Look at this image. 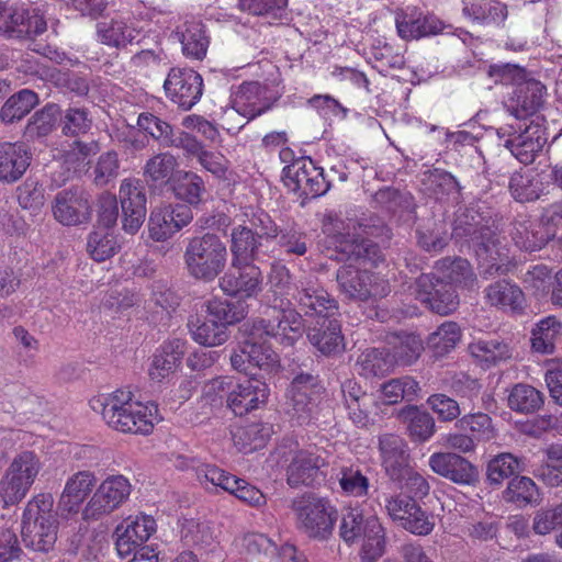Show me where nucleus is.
Masks as SVG:
<instances>
[{
    "label": "nucleus",
    "instance_id": "nucleus-41",
    "mask_svg": "<svg viewBox=\"0 0 562 562\" xmlns=\"http://www.w3.org/2000/svg\"><path fill=\"white\" fill-rule=\"evenodd\" d=\"M137 125L140 131L150 135L162 147L180 148L189 133L176 131L169 123L149 112L138 115Z\"/></svg>",
    "mask_w": 562,
    "mask_h": 562
},
{
    "label": "nucleus",
    "instance_id": "nucleus-44",
    "mask_svg": "<svg viewBox=\"0 0 562 562\" xmlns=\"http://www.w3.org/2000/svg\"><path fill=\"white\" fill-rule=\"evenodd\" d=\"M469 351L482 366L492 367L512 357L509 346L497 337L474 339L469 345Z\"/></svg>",
    "mask_w": 562,
    "mask_h": 562
},
{
    "label": "nucleus",
    "instance_id": "nucleus-64",
    "mask_svg": "<svg viewBox=\"0 0 562 562\" xmlns=\"http://www.w3.org/2000/svg\"><path fill=\"white\" fill-rule=\"evenodd\" d=\"M178 167V160L169 151L149 158L144 166V176L153 182H167Z\"/></svg>",
    "mask_w": 562,
    "mask_h": 562
},
{
    "label": "nucleus",
    "instance_id": "nucleus-39",
    "mask_svg": "<svg viewBox=\"0 0 562 562\" xmlns=\"http://www.w3.org/2000/svg\"><path fill=\"white\" fill-rule=\"evenodd\" d=\"M307 338L323 355L329 356L344 350L340 324L335 317L316 319V325L308 329Z\"/></svg>",
    "mask_w": 562,
    "mask_h": 562
},
{
    "label": "nucleus",
    "instance_id": "nucleus-1",
    "mask_svg": "<svg viewBox=\"0 0 562 562\" xmlns=\"http://www.w3.org/2000/svg\"><path fill=\"white\" fill-rule=\"evenodd\" d=\"M304 330V319L295 308L267 307L261 317L244 325L246 338L231 356L233 368L251 374L252 368L272 372L279 367V357L265 338H274L292 346Z\"/></svg>",
    "mask_w": 562,
    "mask_h": 562
},
{
    "label": "nucleus",
    "instance_id": "nucleus-38",
    "mask_svg": "<svg viewBox=\"0 0 562 562\" xmlns=\"http://www.w3.org/2000/svg\"><path fill=\"white\" fill-rule=\"evenodd\" d=\"M179 149H182L187 157H194L201 167L215 178H226L229 160L220 151L205 149L204 145L196 137L188 134Z\"/></svg>",
    "mask_w": 562,
    "mask_h": 562
},
{
    "label": "nucleus",
    "instance_id": "nucleus-61",
    "mask_svg": "<svg viewBox=\"0 0 562 562\" xmlns=\"http://www.w3.org/2000/svg\"><path fill=\"white\" fill-rule=\"evenodd\" d=\"M461 339V328L454 322L442 323L436 331L428 337V346L437 357L450 352Z\"/></svg>",
    "mask_w": 562,
    "mask_h": 562
},
{
    "label": "nucleus",
    "instance_id": "nucleus-45",
    "mask_svg": "<svg viewBox=\"0 0 562 562\" xmlns=\"http://www.w3.org/2000/svg\"><path fill=\"white\" fill-rule=\"evenodd\" d=\"M436 269L441 273V280L450 284H458L461 288L473 290L477 288L476 276L467 259L463 258H445L437 262Z\"/></svg>",
    "mask_w": 562,
    "mask_h": 562
},
{
    "label": "nucleus",
    "instance_id": "nucleus-36",
    "mask_svg": "<svg viewBox=\"0 0 562 562\" xmlns=\"http://www.w3.org/2000/svg\"><path fill=\"white\" fill-rule=\"evenodd\" d=\"M555 235L557 229L547 225L543 218L542 221L522 220L515 222L513 239L519 248L536 251L541 249Z\"/></svg>",
    "mask_w": 562,
    "mask_h": 562
},
{
    "label": "nucleus",
    "instance_id": "nucleus-49",
    "mask_svg": "<svg viewBox=\"0 0 562 562\" xmlns=\"http://www.w3.org/2000/svg\"><path fill=\"white\" fill-rule=\"evenodd\" d=\"M420 392L419 383L412 376L391 379L381 386V401L384 404L393 405L401 401L413 402L418 398Z\"/></svg>",
    "mask_w": 562,
    "mask_h": 562
},
{
    "label": "nucleus",
    "instance_id": "nucleus-24",
    "mask_svg": "<svg viewBox=\"0 0 562 562\" xmlns=\"http://www.w3.org/2000/svg\"><path fill=\"white\" fill-rule=\"evenodd\" d=\"M518 130L513 137L505 139L504 146L521 164L529 165L547 143L546 128L539 123L530 122L524 127L519 125Z\"/></svg>",
    "mask_w": 562,
    "mask_h": 562
},
{
    "label": "nucleus",
    "instance_id": "nucleus-20",
    "mask_svg": "<svg viewBox=\"0 0 562 562\" xmlns=\"http://www.w3.org/2000/svg\"><path fill=\"white\" fill-rule=\"evenodd\" d=\"M193 218L191 209L184 204H164L156 206L148 218L149 237L155 241H165L189 225Z\"/></svg>",
    "mask_w": 562,
    "mask_h": 562
},
{
    "label": "nucleus",
    "instance_id": "nucleus-3",
    "mask_svg": "<svg viewBox=\"0 0 562 562\" xmlns=\"http://www.w3.org/2000/svg\"><path fill=\"white\" fill-rule=\"evenodd\" d=\"M54 497L40 493L26 504L21 522L22 541L37 552L50 551L57 540L58 520L53 510Z\"/></svg>",
    "mask_w": 562,
    "mask_h": 562
},
{
    "label": "nucleus",
    "instance_id": "nucleus-52",
    "mask_svg": "<svg viewBox=\"0 0 562 562\" xmlns=\"http://www.w3.org/2000/svg\"><path fill=\"white\" fill-rule=\"evenodd\" d=\"M38 103V97L29 89L20 90L11 95L0 110V119L2 122L10 124L20 121L29 114Z\"/></svg>",
    "mask_w": 562,
    "mask_h": 562
},
{
    "label": "nucleus",
    "instance_id": "nucleus-27",
    "mask_svg": "<svg viewBox=\"0 0 562 562\" xmlns=\"http://www.w3.org/2000/svg\"><path fill=\"white\" fill-rule=\"evenodd\" d=\"M546 87L535 78L522 80L505 103L510 115L524 120L535 114L543 103Z\"/></svg>",
    "mask_w": 562,
    "mask_h": 562
},
{
    "label": "nucleus",
    "instance_id": "nucleus-6",
    "mask_svg": "<svg viewBox=\"0 0 562 562\" xmlns=\"http://www.w3.org/2000/svg\"><path fill=\"white\" fill-rule=\"evenodd\" d=\"M42 469L43 462L34 451L24 450L16 453L0 480V499L3 507H10L22 502L31 491Z\"/></svg>",
    "mask_w": 562,
    "mask_h": 562
},
{
    "label": "nucleus",
    "instance_id": "nucleus-12",
    "mask_svg": "<svg viewBox=\"0 0 562 562\" xmlns=\"http://www.w3.org/2000/svg\"><path fill=\"white\" fill-rule=\"evenodd\" d=\"M384 510L398 527L417 536H427L435 528L434 516L427 514L413 497L393 494L384 498Z\"/></svg>",
    "mask_w": 562,
    "mask_h": 562
},
{
    "label": "nucleus",
    "instance_id": "nucleus-62",
    "mask_svg": "<svg viewBox=\"0 0 562 562\" xmlns=\"http://www.w3.org/2000/svg\"><path fill=\"white\" fill-rule=\"evenodd\" d=\"M58 115L59 108L56 104H47L35 112L25 126V138L35 139L47 136L53 131Z\"/></svg>",
    "mask_w": 562,
    "mask_h": 562
},
{
    "label": "nucleus",
    "instance_id": "nucleus-35",
    "mask_svg": "<svg viewBox=\"0 0 562 562\" xmlns=\"http://www.w3.org/2000/svg\"><path fill=\"white\" fill-rule=\"evenodd\" d=\"M97 34L101 43L111 47H125L128 44L138 43L140 30L131 19L115 16L97 24Z\"/></svg>",
    "mask_w": 562,
    "mask_h": 562
},
{
    "label": "nucleus",
    "instance_id": "nucleus-51",
    "mask_svg": "<svg viewBox=\"0 0 562 562\" xmlns=\"http://www.w3.org/2000/svg\"><path fill=\"white\" fill-rule=\"evenodd\" d=\"M206 313L209 317L224 325L228 330V326L243 321L247 315V305L243 301L231 302L227 300L212 299L206 303Z\"/></svg>",
    "mask_w": 562,
    "mask_h": 562
},
{
    "label": "nucleus",
    "instance_id": "nucleus-21",
    "mask_svg": "<svg viewBox=\"0 0 562 562\" xmlns=\"http://www.w3.org/2000/svg\"><path fill=\"white\" fill-rule=\"evenodd\" d=\"M120 201L123 212V229L134 235L146 216V190L142 180L124 179L120 187Z\"/></svg>",
    "mask_w": 562,
    "mask_h": 562
},
{
    "label": "nucleus",
    "instance_id": "nucleus-14",
    "mask_svg": "<svg viewBox=\"0 0 562 562\" xmlns=\"http://www.w3.org/2000/svg\"><path fill=\"white\" fill-rule=\"evenodd\" d=\"M292 299L297 308L307 317L327 319L338 314V302L314 277L301 279L295 285Z\"/></svg>",
    "mask_w": 562,
    "mask_h": 562
},
{
    "label": "nucleus",
    "instance_id": "nucleus-2",
    "mask_svg": "<svg viewBox=\"0 0 562 562\" xmlns=\"http://www.w3.org/2000/svg\"><path fill=\"white\" fill-rule=\"evenodd\" d=\"M89 406L110 428L124 434L147 435L158 422L157 405L136 401L126 389L93 396Z\"/></svg>",
    "mask_w": 562,
    "mask_h": 562
},
{
    "label": "nucleus",
    "instance_id": "nucleus-13",
    "mask_svg": "<svg viewBox=\"0 0 562 562\" xmlns=\"http://www.w3.org/2000/svg\"><path fill=\"white\" fill-rule=\"evenodd\" d=\"M336 280L340 292L353 300L384 297L390 292L389 283L384 279L352 263L340 267Z\"/></svg>",
    "mask_w": 562,
    "mask_h": 562
},
{
    "label": "nucleus",
    "instance_id": "nucleus-29",
    "mask_svg": "<svg viewBox=\"0 0 562 562\" xmlns=\"http://www.w3.org/2000/svg\"><path fill=\"white\" fill-rule=\"evenodd\" d=\"M379 446L386 475L392 481L402 483L403 476L411 469L405 440L394 434H384L379 438Z\"/></svg>",
    "mask_w": 562,
    "mask_h": 562
},
{
    "label": "nucleus",
    "instance_id": "nucleus-53",
    "mask_svg": "<svg viewBox=\"0 0 562 562\" xmlns=\"http://www.w3.org/2000/svg\"><path fill=\"white\" fill-rule=\"evenodd\" d=\"M270 291L273 293L274 299L269 307L283 306L285 308H293L291 300L293 289L291 283V274L289 269L281 263H273L269 273Z\"/></svg>",
    "mask_w": 562,
    "mask_h": 562
},
{
    "label": "nucleus",
    "instance_id": "nucleus-43",
    "mask_svg": "<svg viewBox=\"0 0 562 562\" xmlns=\"http://www.w3.org/2000/svg\"><path fill=\"white\" fill-rule=\"evenodd\" d=\"M95 484V476L90 471H79L71 475L60 496V505L68 512H77Z\"/></svg>",
    "mask_w": 562,
    "mask_h": 562
},
{
    "label": "nucleus",
    "instance_id": "nucleus-19",
    "mask_svg": "<svg viewBox=\"0 0 562 562\" xmlns=\"http://www.w3.org/2000/svg\"><path fill=\"white\" fill-rule=\"evenodd\" d=\"M416 299L426 303L434 312L447 315L459 305V297L452 284L432 274H422L416 280Z\"/></svg>",
    "mask_w": 562,
    "mask_h": 562
},
{
    "label": "nucleus",
    "instance_id": "nucleus-16",
    "mask_svg": "<svg viewBox=\"0 0 562 562\" xmlns=\"http://www.w3.org/2000/svg\"><path fill=\"white\" fill-rule=\"evenodd\" d=\"M132 492V484L122 474L110 475L101 482L91 499L88 502L85 515L95 518L110 514L125 503Z\"/></svg>",
    "mask_w": 562,
    "mask_h": 562
},
{
    "label": "nucleus",
    "instance_id": "nucleus-9",
    "mask_svg": "<svg viewBox=\"0 0 562 562\" xmlns=\"http://www.w3.org/2000/svg\"><path fill=\"white\" fill-rule=\"evenodd\" d=\"M285 458L286 482L291 487L312 486L324 477V468L328 465L327 453L316 446L290 449Z\"/></svg>",
    "mask_w": 562,
    "mask_h": 562
},
{
    "label": "nucleus",
    "instance_id": "nucleus-25",
    "mask_svg": "<svg viewBox=\"0 0 562 562\" xmlns=\"http://www.w3.org/2000/svg\"><path fill=\"white\" fill-rule=\"evenodd\" d=\"M157 525L153 516L139 514L127 517L116 528V550L121 557L131 554L137 547L145 543L156 531Z\"/></svg>",
    "mask_w": 562,
    "mask_h": 562
},
{
    "label": "nucleus",
    "instance_id": "nucleus-32",
    "mask_svg": "<svg viewBox=\"0 0 562 562\" xmlns=\"http://www.w3.org/2000/svg\"><path fill=\"white\" fill-rule=\"evenodd\" d=\"M267 89L257 81L243 82L233 93V108L240 115L254 120L270 109Z\"/></svg>",
    "mask_w": 562,
    "mask_h": 562
},
{
    "label": "nucleus",
    "instance_id": "nucleus-4",
    "mask_svg": "<svg viewBox=\"0 0 562 562\" xmlns=\"http://www.w3.org/2000/svg\"><path fill=\"white\" fill-rule=\"evenodd\" d=\"M227 257L226 244L213 233L191 238L183 254L188 274L203 282L214 281L224 271Z\"/></svg>",
    "mask_w": 562,
    "mask_h": 562
},
{
    "label": "nucleus",
    "instance_id": "nucleus-54",
    "mask_svg": "<svg viewBox=\"0 0 562 562\" xmlns=\"http://www.w3.org/2000/svg\"><path fill=\"white\" fill-rule=\"evenodd\" d=\"M542 405V393L529 384L518 383L509 392L508 406L517 413L531 414Z\"/></svg>",
    "mask_w": 562,
    "mask_h": 562
},
{
    "label": "nucleus",
    "instance_id": "nucleus-50",
    "mask_svg": "<svg viewBox=\"0 0 562 562\" xmlns=\"http://www.w3.org/2000/svg\"><path fill=\"white\" fill-rule=\"evenodd\" d=\"M172 189L177 199L198 205L203 200L205 183L198 173L182 170L173 180Z\"/></svg>",
    "mask_w": 562,
    "mask_h": 562
},
{
    "label": "nucleus",
    "instance_id": "nucleus-42",
    "mask_svg": "<svg viewBox=\"0 0 562 562\" xmlns=\"http://www.w3.org/2000/svg\"><path fill=\"white\" fill-rule=\"evenodd\" d=\"M485 299L488 304L512 312L521 311L525 303V294L521 289L508 281L499 280L485 289Z\"/></svg>",
    "mask_w": 562,
    "mask_h": 562
},
{
    "label": "nucleus",
    "instance_id": "nucleus-10",
    "mask_svg": "<svg viewBox=\"0 0 562 562\" xmlns=\"http://www.w3.org/2000/svg\"><path fill=\"white\" fill-rule=\"evenodd\" d=\"M283 182L301 198L314 199L324 195L330 188L324 170L310 157L296 158L283 168Z\"/></svg>",
    "mask_w": 562,
    "mask_h": 562
},
{
    "label": "nucleus",
    "instance_id": "nucleus-8",
    "mask_svg": "<svg viewBox=\"0 0 562 562\" xmlns=\"http://www.w3.org/2000/svg\"><path fill=\"white\" fill-rule=\"evenodd\" d=\"M297 528L311 538L325 539L333 530L336 512L329 503L312 493L292 499Z\"/></svg>",
    "mask_w": 562,
    "mask_h": 562
},
{
    "label": "nucleus",
    "instance_id": "nucleus-7",
    "mask_svg": "<svg viewBox=\"0 0 562 562\" xmlns=\"http://www.w3.org/2000/svg\"><path fill=\"white\" fill-rule=\"evenodd\" d=\"M356 225H338L334 234L327 235L325 245L331 259L360 261L376 265L382 260L380 247L367 237L356 233Z\"/></svg>",
    "mask_w": 562,
    "mask_h": 562
},
{
    "label": "nucleus",
    "instance_id": "nucleus-11",
    "mask_svg": "<svg viewBox=\"0 0 562 562\" xmlns=\"http://www.w3.org/2000/svg\"><path fill=\"white\" fill-rule=\"evenodd\" d=\"M289 414L299 425H308L322 411L324 390L311 374L296 375L290 387Z\"/></svg>",
    "mask_w": 562,
    "mask_h": 562
},
{
    "label": "nucleus",
    "instance_id": "nucleus-63",
    "mask_svg": "<svg viewBox=\"0 0 562 562\" xmlns=\"http://www.w3.org/2000/svg\"><path fill=\"white\" fill-rule=\"evenodd\" d=\"M272 434V427L269 424L254 423L238 429L235 435V441L240 445L245 452L262 448Z\"/></svg>",
    "mask_w": 562,
    "mask_h": 562
},
{
    "label": "nucleus",
    "instance_id": "nucleus-33",
    "mask_svg": "<svg viewBox=\"0 0 562 562\" xmlns=\"http://www.w3.org/2000/svg\"><path fill=\"white\" fill-rule=\"evenodd\" d=\"M31 158L30 148L24 143L0 144V180L18 181L30 167Z\"/></svg>",
    "mask_w": 562,
    "mask_h": 562
},
{
    "label": "nucleus",
    "instance_id": "nucleus-48",
    "mask_svg": "<svg viewBox=\"0 0 562 562\" xmlns=\"http://www.w3.org/2000/svg\"><path fill=\"white\" fill-rule=\"evenodd\" d=\"M398 417L407 424V430L413 441L425 442L435 434V419L430 414L419 411L416 406L401 409Z\"/></svg>",
    "mask_w": 562,
    "mask_h": 562
},
{
    "label": "nucleus",
    "instance_id": "nucleus-37",
    "mask_svg": "<svg viewBox=\"0 0 562 562\" xmlns=\"http://www.w3.org/2000/svg\"><path fill=\"white\" fill-rule=\"evenodd\" d=\"M260 240L250 227L244 224L236 225L231 232L232 267L254 265L258 258Z\"/></svg>",
    "mask_w": 562,
    "mask_h": 562
},
{
    "label": "nucleus",
    "instance_id": "nucleus-59",
    "mask_svg": "<svg viewBox=\"0 0 562 562\" xmlns=\"http://www.w3.org/2000/svg\"><path fill=\"white\" fill-rule=\"evenodd\" d=\"M525 460L509 452L499 453L487 464V479L492 484L499 485L516 472L525 471Z\"/></svg>",
    "mask_w": 562,
    "mask_h": 562
},
{
    "label": "nucleus",
    "instance_id": "nucleus-28",
    "mask_svg": "<svg viewBox=\"0 0 562 562\" xmlns=\"http://www.w3.org/2000/svg\"><path fill=\"white\" fill-rule=\"evenodd\" d=\"M222 291L229 296L252 297L261 291L260 269L251 263L232 267L218 280Z\"/></svg>",
    "mask_w": 562,
    "mask_h": 562
},
{
    "label": "nucleus",
    "instance_id": "nucleus-23",
    "mask_svg": "<svg viewBox=\"0 0 562 562\" xmlns=\"http://www.w3.org/2000/svg\"><path fill=\"white\" fill-rule=\"evenodd\" d=\"M269 395L268 385L258 379L232 382L227 393V408L234 415L244 416L265 404Z\"/></svg>",
    "mask_w": 562,
    "mask_h": 562
},
{
    "label": "nucleus",
    "instance_id": "nucleus-34",
    "mask_svg": "<svg viewBox=\"0 0 562 562\" xmlns=\"http://www.w3.org/2000/svg\"><path fill=\"white\" fill-rule=\"evenodd\" d=\"M186 340L173 338L165 341L157 348L149 368L151 380L160 382L175 373L181 364L186 352Z\"/></svg>",
    "mask_w": 562,
    "mask_h": 562
},
{
    "label": "nucleus",
    "instance_id": "nucleus-31",
    "mask_svg": "<svg viewBox=\"0 0 562 562\" xmlns=\"http://www.w3.org/2000/svg\"><path fill=\"white\" fill-rule=\"evenodd\" d=\"M176 36L181 43L183 55L193 60H202L207 53L210 36L203 22L195 18L184 20L177 26Z\"/></svg>",
    "mask_w": 562,
    "mask_h": 562
},
{
    "label": "nucleus",
    "instance_id": "nucleus-17",
    "mask_svg": "<svg viewBox=\"0 0 562 562\" xmlns=\"http://www.w3.org/2000/svg\"><path fill=\"white\" fill-rule=\"evenodd\" d=\"M164 88L173 103L183 110H190L202 97L203 79L191 68H171Z\"/></svg>",
    "mask_w": 562,
    "mask_h": 562
},
{
    "label": "nucleus",
    "instance_id": "nucleus-58",
    "mask_svg": "<svg viewBox=\"0 0 562 562\" xmlns=\"http://www.w3.org/2000/svg\"><path fill=\"white\" fill-rule=\"evenodd\" d=\"M357 371L366 378L384 375L393 367V360L384 351L371 348L364 350L357 359Z\"/></svg>",
    "mask_w": 562,
    "mask_h": 562
},
{
    "label": "nucleus",
    "instance_id": "nucleus-57",
    "mask_svg": "<svg viewBox=\"0 0 562 562\" xmlns=\"http://www.w3.org/2000/svg\"><path fill=\"white\" fill-rule=\"evenodd\" d=\"M504 498L519 507L537 504L540 499L536 483L528 476L512 479L504 491Z\"/></svg>",
    "mask_w": 562,
    "mask_h": 562
},
{
    "label": "nucleus",
    "instance_id": "nucleus-18",
    "mask_svg": "<svg viewBox=\"0 0 562 562\" xmlns=\"http://www.w3.org/2000/svg\"><path fill=\"white\" fill-rule=\"evenodd\" d=\"M46 21L37 13L30 14L24 5L0 3V33L9 37L37 36L46 31Z\"/></svg>",
    "mask_w": 562,
    "mask_h": 562
},
{
    "label": "nucleus",
    "instance_id": "nucleus-22",
    "mask_svg": "<svg viewBox=\"0 0 562 562\" xmlns=\"http://www.w3.org/2000/svg\"><path fill=\"white\" fill-rule=\"evenodd\" d=\"M394 21L397 35L405 41L436 35L443 29L440 20L434 15L425 14L419 8L414 5L397 9Z\"/></svg>",
    "mask_w": 562,
    "mask_h": 562
},
{
    "label": "nucleus",
    "instance_id": "nucleus-15",
    "mask_svg": "<svg viewBox=\"0 0 562 562\" xmlns=\"http://www.w3.org/2000/svg\"><path fill=\"white\" fill-rule=\"evenodd\" d=\"M467 235L470 236L469 245L473 248L485 277L506 271L507 250L501 246L499 239L493 231L487 227H481L480 229H472L471 227Z\"/></svg>",
    "mask_w": 562,
    "mask_h": 562
},
{
    "label": "nucleus",
    "instance_id": "nucleus-56",
    "mask_svg": "<svg viewBox=\"0 0 562 562\" xmlns=\"http://www.w3.org/2000/svg\"><path fill=\"white\" fill-rule=\"evenodd\" d=\"M120 249L116 236L106 228H98L89 234L87 251L95 261H104L113 257Z\"/></svg>",
    "mask_w": 562,
    "mask_h": 562
},
{
    "label": "nucleus",
    "instance_id": "nucleus-55",
    "mask_svg": "<svg viewBox=\"0 0 562 562\" xmlns=\"http://www.w3.org/2000/svg\"><path fill=\"white\" fill-rule=\"evenodd\" d=\"M562 333V324L555 316L541 319L532 330V349L541 353H552L557 338Z\"/></svg>",
    "mask_w": 562,
    "mask_h": 562
},
{
    "label": "nucleus",
    "instance_id": "nucleus-46",
    "mask_svg": "<svg viewBox=\"0 0 562 562\" xmlns=\"http://www.w3.org/2000/svg\"><path fill=\"white\" fill-rule=\"evenodd\" d=\"M188 327L192 339L205 347L221 346L229 337L228 330L224 328V325L209 316L203 321L199 317L191 318Z\"/></svg>",
    "mask_w": 562,
    "mask_h": 562
},
{
    "label": "nucleus",
    "instance_id": "nucleus-5",
    "mask_svg": "<svg viewBox=\"0 0 562 562\" xmlns=\"http://www.w3.org/2000/svg\"><path fill=\"white\" fill-rule=\"evenodd\" d=\"M339 533L347 543H361L363 562H375L384 552L385 532L375 515L366 516L359 508H351L341 519Z\"/></svg>",
    "mask_w": 562,
    "mask_h": 562
},
{
    "label": "nucleus",
    "instance_id": "nucleus-60",
    "mask_svg": "<svg viewBox=\"0 0 562 562\" xmlns=\"http://www.w3.org/2000/svg\"><path fill=\"white\" fill-rule=\"evenodd\" d=\"M457 427L464 432H470L475 441H490L496 436L492 418L484 413L464 415L458 419Z\"/></svg>",
    "mask_w": 562,
    "mask_h": 562
},
{
    "label": "nucleus",
    "instance_id": "nucleus-40",
    "mask_svg": "<svg viewBox=\"0 0 562 562\" xmlns=\"http://www.w3.org/2000/svg\"><path fill=\"white\" fill-rule=\"evenodd\" d=\"M386 344L393 366H411L424 350L423 339L414 333H391L386 336Z\"/></svg>",
    "mask_w": 562,
    "mask_h": 562
},
{
    "label": "nucleus",
    "instance_id": "nucleus-47",
    "mask_svg": "<svg viewBox=\"0 0 562 562\" xmlns=\"http://www.w3.org/2000/svg\"><path fill=\"white\" fill-rule=\"evenodd\" d=\"M462 12L479 23H501L507 16V8L496 0H462Z\"/></svg>",
    "mask_w": 562,
    "mask_h": 562
},
{
    "label": "nucleus",
    "instance_id": "nucleus-30",
    "mask_svg": "<svg viewBox=\"0 0 562 562\" xmlns=\"http://www.w3.org/2000/svg\"><path fill=\"white\" fill-rule=\"evenodd\" d=\"M430 469L458 484H472L476 480V470L463 457L452 452H437L430 456Z\"/></svg>",
    "mask_w": 562,
    "mask_h": 562
},
{
    "label": "nucleus",
    "instance_id": "nucleus-26",
    "mask_svg": "<svg viewBox=\"0 0 562 562\" xmlns=\"http://www.w3.org/2000/svg\"><path fill=\"white\" fill-rule=\"evenodd\" d=\"M53 213L63 225H79L88 222L91 215L88 194L80 189L58 192L55 196Z\"/></svg>",
    "mask_w": 562,
    "mask_h": 562
}]
</instances>
